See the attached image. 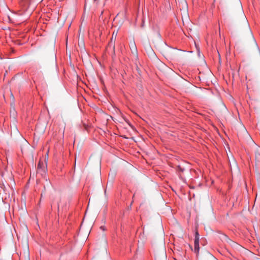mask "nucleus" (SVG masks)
I'll return each mask as SVG.
<instances>
[{
    "mask_svg": "<svg viewBox=\"0 0 260 260\" xmlns=\"http://www.w3.org/2000/svg\"><path fill=\"white\" fill-rule=\"evenodd\" d=\"M154 38V43L156 48L167 58L173 59L176 57L177 51L174 49L168 46L166 43L161 41L160 35L158 31L154 32L153 35Z\"/></svg>",
    "mask_w": 260,
    "mask_h": 260,
    "instance_id": "nucleus-1",
    "label": "nucleus"
},
{
    "mask_svg": "<svg viewBox=\"0 0 260 260\" xmlns=\"http://www.w3.org/2000/svg\"><path fill=\"white\" fill-rule=\"evenodd\" d=\"M237 5H238V7L239 8V9L241 11V15H242V18L243 19V21H244V22L246 25V28H247L248 30V32H249V38H250V42H251V44L252 45V46L253 47V48L256 50V51L257 52V53H258L259 56H260V50L259 49V48L257 46V44L253 37V36L251 32V31L250 30V28H249V25H248V22H247V20L244 15V14L243 13V12H242V4H241V2L240 1V0H237Z\"/></svg>",
    "mask_w": 260,
    "mask_h": 260,
    "instance_id": "nucleus-2",
    "label": "nucleus"
},
{
    "mask_svg": "<svg viewBox=\"0 0 260 260\" xmlns=\"http://www.w3.org/2000/svg\"><path fill=\"white\" fill-rule=\"evenodd\" d=\"M178 7L183 12L184 17H188V5L186 0H176Z\"/></svg>",
    "mask_w": 260,
    "mask_h": 260,
    "instance_id": "nucleus-3",
    "label": "nucleus"
},
{
    "mask_svg": "<svg viewBox=\"0 0 260 260\" xmlns=\"http://www.w3.org/2000/svg\"><path fill=\"white\" fill-rule=\"evenodd\" d=\"M117 35V31H114L112 34V37L111 40V42L109 43L108 46L107 48V51L109 49H111L112 53L115 54V41Z\"/></svg>",
    "mask_w": 260,
    "mask_h": 260,
    "instance_id": "nucleus-4",
    "label": "nucleus"
},
{
    "mask_svg": "<svg viewBox=\"0 0 260 260\" xmlns=\"http://www.w3.org/2000/svg\"><path fill=\"white\" fill-rule=\"evenodd\" d=\"M194 251L197 253H198L199 251V235L197 232L196 233L194 239Z\"/></svg>",
    "mask_w": 260,
    "mask_h": 260,
    "instance_id": "nucleus-5",
    "label": "nucleus"
},
{
    "mask_svg": "<svg viewBox=\"0 0 260 260\" xmlns=\"http://www.w3.org/2000/svg\"><path fill=\"white\" fill-rule=\"evenodd\" d=\"M43 167V172L46 173L47 171V165L46 164H44L43 162L39 161L38 165L37 173H41V170Z\"/></svg>",
    "mask_w": 260,
    "mask_h": 260,
    "instance_id": "nucleus-6",
    "label": "nucleus"
},
{
    "mask_svg": "<svg viewBox=\"0 0 260 260\" xmlns=\"http://www.w3.org/2000/svg\"><path fill=\"white\" fill-rule=\"evenodd\" d=\"M130 48L132 52L134 54H137V49L135 43L134 42H131Z\"/></svg>",
    "mask_w": 260,
    "mask_h": 260,
    "instance_id": "nucleus-7",
    "label": "nucleus"
},
{
    "mask_svg": "<svg viewBox=\"0 0 260 260\" xmlns=\"http://www.w3.org/2000/svg\"><path fill=\"white\" fill-rule=\"evenodd\" d=\"M147 51L149 56L151 57H155V54L150 47H148Z\"/></svg>",
    "mask_w": 260,
    "mask_h": 260,
    "instance_id": "nucleus-8",
    "label": "nucleus"
},
{
    "mask_svg": "<svg viewBox=\"0 0 260 260\" xmlns=\"http://www.w3.org/2000/svg\"><path fill=\"white\" fill-rule=\"evenodd\" d=\"M78 45L81 49H85L84 42L83 39L82 38L81 39H79Z\"/></svg>",
    "mask_w": 260,
    "mask_h": 260,
    "instance_id": "nucleus-9",
    "label": "nucleus"
},
{
    "mask_svg": "<svg viewBox=\"0 0 260 260\" xmlns=\"http://www.w3.org/2000/svg\"><path fill=\"white\" fill-rule=\"evenodd\" d=\"M10 99H11V105H12V104L14 105V101H15V98H14V96L13 95L12 93H11Z\"/></svg>",
    "mask_w": 260,
    "mask_h": 260,
    "instance_id": "nucleus-10",
    "label": "nucleus"
},
{
    "mask_svg": "<svg viewBox=\"0 0 260 260\" xmlns=\"http://www.w3.org/2000/svg\"><path fill=\"white\" fill-rule=\"evenodd\" d=\"M222 236V237H221V238L222 240H226V241H228V240H230V239H229L228 237L226 235H224V234H223Z\"/></svg>",
    "mask_w": 260,
    "mask_h": 260,
    "instance_id": "nucleus-11",
    "label": "nucleus"
},
{
    "mask_svg": "<svg viewBox=\"0 0 260 260\" xmlns=\"http://www.w3.org/2000/svg\"><path fill=\"white\" fill-rule=\"evenodd\" d=\"M25 260H30L29 259V252L27 251L26 256H25Z\"/></svg>",
    "mask_w": 260,
    "mask_h": 260,
    "instance_id": "nucleus-12",
    "label": "nucleus"
},
{
    "mask_svg": "<svg viewBox=\"0 0 260 260\" xmlns=\"http://www.w3.org/2000/svg\"><path fill=\"white\" fill-rule=\"evenodd\" d=\"M38 174H41V175H43V174H45L44 172H43V167L41 169V173H38Z\"/></svg>",
    "mask_w": 260,
    "mask_h": 260,
    "instance_id": "nucleus-13",
    "label": "nucleus"
},
{
    "mask_svg": "<svg viewBox=\"0 0 260 260\" xmlns=\"http://www.w3.org/2000/svg\"><path fill=\"white\" fill-rule=\"evenodd\" d=\"M160 66L162 67V68H167V67L165 66V64L162 63H160Z\"/></svg>",
    "mask_w": 260,
    "mask_h": 260,
    "instance_id": "nucleus-14",
    "label": "nucleus"
},
{
    "mask_svg": "<svg viewBox=\"0 0 260 260\" xmlns=\"http://www.w3.org/2000/svg\"><path fill=\"white\" fill-rule=\"evenodd\" d=\"M54 44H53V45H52V46L51 49V51H52V52H54Z\"/></svg>",
    "mask_w": 260,
    "mask_h": 260,
    "instance_id": "nucleus-15",
    "label": "nucleus"
},
{
    "mask_svg": "<svg viewBox=\"0 0 260 260\" xmlns=\"http://www.w3.org/2000/svg\"><path fill=\"white\" fill-rule=\"evenodd\" d=\"M100 229H102L103 230H105V229H104V226H101L100 227Z\"/></svg>",
    "mask_w": 260,
    "mask_h": 260,
    "instance_id": "nucleus-16",
    "label": "nucleus"
}]
</instances>
